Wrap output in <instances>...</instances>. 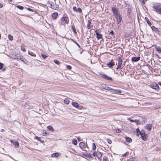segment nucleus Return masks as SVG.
<instances>
[{
    "instance_id": "a19ab883",
    "label": "nucleus",
    "mask_w": 161,
    "mask_h": 161,
    "mask_svg": "<svg viewBox=\"0 0 161 161\" xmlns=\"http://www.w3.org/2000/svg\"><path fill=\"white\" fill-rule=\"evenodd\" d=\"M42 133L43 134V135L44 136H46L47 134V133L44 130H43L42 131Z\"/></svg>"
},
{
    "instance_id": "412c9836",
    "label": "nucleus",
    "mask_w": 161,
    "mask_h": 161,
    "mask_svg": "<svg viewBox=\"0 0 161 161\" xmlns=\"http://www.w3.org/2000/svg\"><path fill=\"white\" fill-rule=\"evenodd\" d=\"M58 13H54L52 16V17L53 19H56L58 17Z\"/></svg>"
},
{
    "instance_id": "9b49d317",
    "label": "nucleus",
    "mask_w": 161,
    "mask_h": 161,
    "mask_svg": "<svg viewBox=\"0 0 161 161\" xmlns=\"http://www.w3.org/2000/svg\"><path fill=\"white\" fill-rule=\"evenodd\" d=\"M114 63L112 60L108 62L107 64V65L110 68H111L114 65Z\"/></svg>"
},
{
    "instance_id": "13d9d810",
    "label": "nucleus",
    "mask_w": 161,
    "mask_h": 161,
    "mask_svg": "<svg viewBox=\"0 0 161 161\" xmlns=\"http://www.w3.org/2000/svg\"><path fill=\"white\" fill-rule=\"evenodd\" d=\"M110 34L111 35H114V31H111L110 33Z\"/></svg>"
},
{
    "instance_id": "9d476101",
    "label": "nucleus",
    "mask_w": 161,
    "mask_h": 161,
    "mask_svg": "<svg viewBox=\"0 0 161 161\" xmlns=\"http://www.w3.org/2000/svg\"><path fill=\"white\" fill-rule=\"evenodd\" d=\"M50 8L53 9L57 10L59 8V6L58 4L55 3L53 4V5H52L51 6V7H50Z\"/></svg>"
},
{
    "instance_id": "603ef678",
    "label": "nucleus",
    "mask_w": 161,
    "mask_h": 161,
    "mask_svg": "<svg viewBox=\"0 0 161 161\" xmlns=\"http://www.w3.org/2000/svg\"><path fill=\"white\" fill-rule=\"evenodd\" d=\"M67 68L68 69L70 70L71 69L72 67L70 65H68L67 66Z\"/></svg>"
},
{
    "instance_id": "680f3d73",
    "label": "nucleus",
    "mask_w": 161,
    "mask_h": 161,
    "mask_svg": "<svg viewBox=\"0 0 161 161\" xmlns=\"http://www.w3.org/2000/svg\"><path fill=\"white\" fill-rule=\"evenodd\" d=\"M127 152H126V153H125V154H124L123 155V156H126L127 155Z\"/></svg>"
},
{
    "instance_id": "c9c22d12",
    "label": "nucleus",
    "mask_w": 161,
    "mask_h": 161,
    "mask_svg": "<svg viewBox=\"0 0 161 161\" xmlns=\"http://www.w3.org/2000/svg\"><path fill=\"white\" fill-rule=\"evenodd\" d=\"M8 39L10 41H12L13 40V36L10 35H9L8 36Z\"/></svg>"
},
{
    "instance_id": "6ab92c4d",
    "label": "nucleus",
    "mask_w": 161,
    "mask_h": 161,
    "mask_svg": "<svg viewBox=\"0 0 161 161\" xmlns=\"http://www.w3.org/2000/svg\"><path fill=\"white\" fill-rule=\"evenodd\" d=\"M97 36V38L98 40L103 39V35L102 34L99 33L95 34Z\"/></svg>"
},
{
    "instance_id": "5701e85b",
    "label": "nucleus",
    "mask_w": 161,
    "mask_h": 161,
    "mask_svg": "<svg viewBox=\"0 0 161 161\" xmlns=\"http://www.w3.org/2000/svg\"><path fill=\"white\" fill-rule=\"evenodd\" d=\"M59 154L58 153H53L51 154V156L52 157H57L59 156Z\"/></svg>"
},
{
    "instance_id": "de8ad7c7",
    "label": "nucleus",
    "mask_w": 161,
    "mask_h": 161,
    "mask_svg": "<svg viewBox=\"0 0 161 161\" xmlns=\"http://www.w3.org/2000/svg\"><path fill=\"white\" fill-rule=\"evenodd\" d=\"M101 31H100L99 29H97L96 30L95 32V34H96L97 33H99V32H101Z\"/></svg>"
},
{
    "instance_id": "4c0bfd02",
    "label": "nucleus",
    "mask_w": 161,
    "mask_h": 161,
    "mask_svg": "<svg viewBox=\"0 0 161 161\" xmlns=\"http://www.w3.org/2000/svg\"><path fill=\"white\" fill-rule=\"evenodd\" d=\"M92 149L94 150H95L96 148V145L94 143H93L92 144Z\"/></svg>"
},
{
    "instance_id": "58836bf2",
    "label": "nucleus",
    "mask_w": 161,
    "mask_h": 161,
    "mask_svg": "<svg viewBox=\"0 0 161 161\" xmlns=\"http://www.w3.org/2000/svg\"><path fill=\"white\" fill-rule=\"evenodd\" d=\"M103 161H108V160L106 156H104L103 158Z\"/></svg>"
},
{
    "instance_id": "2eb2a0df",
    "label": "nucleus",
    "mask_w": 161,
    "mask_h": 161,
    "mask_svg": "<svg viewBox=\"0 0 161 161\" xmlns=\"http://www.w3.org/2000/svg\"><path fill=\"white\" fill-rule=\"evenodd\" d=\"M11 142L13 143L15 147L17 148L19 147V144L18 142L17 141H13L12 140L11 141Z\"/></svg>"
},
{
    "instance_id": "f03ea898",
    "label": "nucleus",
    "mask_w": 161,
    "mask_h": 161,
    "mask_svg": "<svg viewBox=\"0 0 161 161\" xmlns=\"http://www.w3.org/2000/svg\"><path fill=\"white\" fill-rule=\"evenodd\" d=\"M69 19L67 17H63L61 20V24L64 25L65 24H68L69 22Z\"/></svg>"
},
{
    "instance_id": "72a5a7b5",
    "label": "nucleus",
    "mask_w": 161,
    "mask_h": 161,
    "mask_svg": "<svg viewBox=\"0 0 161 161\" xmlns=\"http://www.w3.org/2000/svg\"><path fill=\"white\" fill-rule=\"evenodd\" d=\"M127 161H137L135 158H131L128 159Z\"/></svg>"
},
{
    "instance_id": "c85d7f7f",
    "label": "nucleus",
    "mask_w": 161,
    "mask_h": 161,
    "mask_svg": "<svg viewBox=\"0 0 161 161\" xmlns=\"http://www.w3.org/2000/svg\"><path fill=\"white\" fill-rule=\"evenodd\" d=\"M145 19L146 20V21H147V23L148 24V25L149 26H151V25H152V23H151V22L149 20V19H148L146 17L145 18Z\"/></svg>"
},
{
    "instance_id": "f257e3e1",
    "label": "nucleus",
    "mask_w": 161,
    "mask_h": 161,
    "mask_svg": "<svg viewBox=\"0 0 161 161\" xmlns=\"http://www.w3.org/2000/svg\"><path fill=\"white\" fill-rule=\"evenodd\" d=\"M154 10L158 13L161 14V5L160 4H155L153 7Z\"/></svg>"
},
{
    "instance_id": "3c124183",
    "label": "nucleus",
    "mask_w": 161,
    "mask_h": 161,
    "mask_svg": "<svg viewBox=\"0 0 161 161\" xmlns=\"http://www.w3.org/2000/svg\"><path fill=\"white\" fill-rule=\"evenodd\" d=\"M107 142L109 144H111L112 143V141L110 139H107Z\"/></svg>"
},
{
    "instance_id": "7c9ffc66",
    "label": "nucleus",
    "mask_w": 161,
    "mask_h": 161,
    "mask_svg": "<svg viewBox=\"0 0 161 161\" xmlns=\"http://www.w3.org/2000/svg\"><path fill=\"white\" fill-rule=\"evenodd\" d=\"M156 50L159 53H161V48L159 47H156Z\"/></svg>"
},
{
    "instance_id": "f704fd0d",
    "label": "nucleus",
    "mask_w": 161,
    "mask_h": 161,
    "mask_svg": "<svg viewBox=\"0 0 161 161\" xmlns=\"http://www.w3.org/2000/svg\"><path fill=\"white\" fill-rule=\"evenodd\" d=\"M16 7H17L19 9H20V10H22L24 8L23 6H20L19 5L16 6Z\"/></svg>"
},
{
    "instance_id": "aec40b11",
    "label": "nucleus",
    "mask_w": 161,
    "mask_h": 161,
    "mask_svg": "<svg viewBox=\"0 0 161 161\" xmlns=\"http://www.w3.org/2000/svg\"><path fill=\"white\" fill-rule=\"evenodd\" d=\"M91 21L90 20H89L88 21L87 23L88 24L87 25V27L88 29L91 28H92L93 27L92 25H90L91 24Z\"/></svg>"
},
{
    "instance_id": "864d4df0",
    "label": "nucleus",
    "mask_w": 161,
    "mask_h": 161,
    "mask_svg": "<svg viewBox=\"0 0 161 161\" xmlns=\"http://www.w3.org/2000/svg\"><path fill=\"white\" fill-rule=\"evenodd\" d=\"M3 65L2 63H0V69H2L3 67Z\"/></svg>"
},
{
    "instance_id": "79ce46f5",
    "label": "nucleus",
    "mask_w": 161,
    "mask_h": 161,
    "mask_svg": "<svg viewBox=\"0 0 161 161\" xmlns=\"http://www.w3.org/2000/svg\"><path fill=\"white\" fill-rule=\"evenodd\" d=\"M86 156L87 157H88L89 158H92L91 154H90V153L86 155Z\"/></svg>"
},
{
    "instance_id": "4d7b16f0",
    "label": "nucleus",
    "mask_w": 161,
    "mask_h": 161,
    "mask_svg": "<svg viewBox=\"0 0 161 161\" xmlns=\"http://www.w3.org/2000/svg\"><path fill=\"white\" fill-rule=\"evenodd\" d=\"M128 120H129V121H139L138 120H133V119H130V118H128Z\"/></svg>"
},
{
    "instance_id": "a18cd8bd",
    "label": "nucleus",
    "mask_w": 161,
    "mask_h": 161,
    "mask_svg": "<svg viewBox=\"0 0 161 161\" xmlns=\"http://www.w3.org/2000/svg\"><path fill=\"white\" fill-rule=\"evenodd\" d=\"M136 131L137 134L138 135V134H140V132H141L139 129L138 128H137L136 130Z\"/></svg>"
},
{
    "instance_id": "20e7f679",
    "label": "nucleus",
    "mask_w": 161,
    "mask_h": 161,
    "mask_svg": "<svg viewBox=\"0 0 161 161\" xmlns=\"http://www.w3.org/2000/svg\"><path fill=\"white\" fill-rule=\"evenodd\" d=\"M79 146L80 148L84 151H87V150L85 149L86 147H87V148H88V147L87 146V145L85 144V143L83 142H80Z\"/></svg>"
},
{
    "instance_id": "49530a36",
    "label": "nucleus",
    "mask_w": 161,
    "mask_h": 161,
    "mask_svg": "<svg viewBox=\"0 0 161 161\" xmlns=\"http://www.w3.org/2000/svg\"><path fill=\"white\" fill-rule=\"evenodd\" d=\"M42 56L44 59H45L47 57V56L44 54H42Z\"/></svg>"
},
{
    "instance_id": "338daca9",
    "label": "nucleus",
    "mask_w": 161,
    "mask_h": 161,
    "mask_svg": "<svg viewBox=\"0 0 161 161\" xmlns=\"http://www.w3.org/2000/svg\"><path fill=\"white\" fill-rule=\"evenodd\" d=\"M54 4V3H53V2H51V4Z\"/></svg>"
},
{
    "instance_id": "2f4dec72",
    "label": "nucleus",
    "mask_w": 161,
    "mask_h": 161,
    "mask_svg": "<svg viewBox=\"0 0 161 161\" xmlns=\"http://www.w3.org/2000/svg\"><path fill=\"white\" fill-rule=\"evenodd\" d=\"M72 29L73 31V32H74V33L75 34H76L77 32L76 31V29L74 25H73L72 26Z\"/></svg>"
},
{
    "instance_id": "e433bc0d",
    "label": "nucleus",
    "mask_w": 161,
    "mask_h": 161,
    "mask_svg": "<svg viewBox=\"0 0 161 161\" xmlns=\"http://www.w3.org/2000/svg\"><path fill=\"white\" fill-rule=\"evenodd\" d=\"M64 102L65 103L68 104L69 103V101L68 99H65L64 100Z\"/></svg>"
},
{
    "instance_id": "dca6fc26",
    "label": "nucleus",
    "mask_w": 161,
    "mask_h": 161,
    "mask_svg": "<svg viewBox=\"0 0 161 161\" xmlns=\"http://www.w3.org/2000/svg\"><path fill=\"white\" fill-rule=\"evenodd\" d=\"M111 92H114L115 93H120L121 92V91L120 90H118V89H112V90L111 91Z\"/></svg>"
},
{
    "instance_id": "473e14b6",
    "label": "nucleus",
    "mask_w": 161,
    "mask_h": 161,
    "mask_svg": "<svg viewBox=\"0 0 161 161\" xmlns=\"http://www.w3.org/2000/svg\"><path fill=\"white\" fill-rule=\"evenodd\" d=\"M72 143L75 145H76L77 143V140L75 139H74L72 141Z\"/></svg>"
},
{
    "instance_id": "052dcab7",
    "label": "nucleus",
    "mask_w": 161,
    "mask_h": 161,
    "mask_svg": "<svg viewBox=\"0 0 161 161\" xmlns=\"http://www.w3.org/2000/svg\"><path fill=\"white\" fill-rule=\"evenodd\" d=\"M3 5L0 3V8H2L3 7Z\"/></svg>"
},
{
    "instance_id": "0eeeda50",
    "label": "nucleus",
    "mask_w": 161,
    "mask_h": 161,
    "mask_svg": "<svg viewBox=\"0 0 161 161\" xmlns=\"http://www.w3.org/2000/svg\"><path fill=\"white\" fill-rule=\"evenodd\" d=\"M151 87L157 91L159 90V86L156 83L152 84L151 85Z\"/></svg>"
},
{
    "instance_id": "c756f323",
    "label": "nucleus",
    "mask_w": 161,
    "mask_h": 161,
    "mask_svg": "<svg viewBox=\"0 0 161 161\" xmlns=\"http://www.w3.org/2000/svg\"><path fill=\"white\" fill-rule=\"evenodd\" d=\"M35 138L39 141L41 143H43L44 142V141L41 140V138L39 137L36 136L35 137Z\"/></svg>"
},
{
    "instance_id": "39448f33",
    "label": "nucleus",
    "mask_w": 161,
    "mask_h": 161,
    "mask_svg": "<svg viewBox=\"0 0 161 161\" xmlns=\"http://www.w3.org/2000/svg\"><path fill=\"white\" fill-rule=\"evenodd\" d=\"M111 9L113 11V14L115 16L120 14L119 13L118 9L115 7H112Z\"/></svg>"
},
{
    "instance_id": "37998d69",
    "label": "nucleus",
    "mask_w": 161,
    "mask_h": 161,
    "mask_svg": "<svg viewBox=\"0 0 161 161\" xmlns=\"http://www.w3.org/2000/svg\"><path fill=\"white\" fill-rule=\"evenodd\" d=\"M121 129H116V131H115V132L117 133L120 132L121 131Z\"/></svg>"
},
{
    "instance_id": "6e6552de",
    "label": "nucleus",
    "mask_w": 161,
    "mask_h": 161,
    "mask_svg": "<svg viewBox=\"0 0 161 161\" xmlns=\"http://www.w3.org/2000/svg\"><path fill=\"white\" fill-rule=\"evenodd\" d=\"M73 10L76 12L79 13H82V11L80 8H78L75 6L73 8Z\"/></svg>"
},
{
    "instance_id": "a211bd4d",
    "label": "nucleus",
    "mask_w": 161,
    "mask_h": 161,
    "mask_svg": "<svg viewBox=\"0 0 161 161\" xmlns=\"http://www.w3.org/2000/svg\"><path fill=\"white\" fill-rule=\"evenodd\" d=\"M102 155V153L99 151L96 152V157L98 158H100L101 157Z\"/></svg>"
},
{
    "instance_id": "c03bdc74",
    "label": "nucleus",
    "mask_w": 161,
    "mask_h": 161,
    "mask_svg": "<svg viewBox=\"0 0 161 161\" xmlns=\"http://www.w3.org/2000/svg\"><path fill=\"white\" fill-rule=\"evenodd\" d=\"M147 0H140V2L142 4H144L145 3V2Z\"/></svg>"
},
{
    "instance_id": "774afa93",
    "label": "nucleus",
    "mask_w": 161,
    "mask_h": 161,
    "mask_svg": "<svg viewBox=\"0 0 161 161\" xmlns=\"http://www.w3.org/2000/svg\"><path fill=\"white\" fill-rule=\"evenodd\" d=\"M103 0H99V1H100V2H101V1H102Z\"/></svg>"
},
{
    "instance_id": "1a4fd4ad",
    "label": "nucleus",
    "mask_w": 161,
    "mask_h": 161,
    "mask_svg": "<svg viewBox=\"0 0 161 161\" xmlns=\"http://www.w3.org/2000/svg\"><path fill=\"white\" fill-rule=\"evenodd\" d=\"M115 17L118 24H119L121 21L122 17L119 14L117 16H115Z\"/></svg>"
},
{
    "instance_id": "b1692460",
    "label": "nucleus",
    "mask_w": 161,
    "mask_h": 161,
    "mask_svg": "<svg viewBox=\"0 0 161 161\" xmlns=\"http://www.w3.org/2000/svg\"><path fill=\"white\" fill-rule=\"evenodd\" d=\"M72 105L75 107V108H78V107L79 105L76 102H72Z\"/></svg>"
},
{
    "instance_id": "5fc2aeb1",
    "label": "nucleus",
    "mask_w": 161,
    "mask_h": 161,
    "mask_svg": "<svg viewBox=\"0 0 161 161\" xmlns=\"http://www.w3.org/2000/svg\"><path fill=\"white\" fill-rule=\"evenodd\" d=\"M130 9V8H128V12H127V15H128V14L129 15L130 14V12H131Z\"/></svg>"
},
{
    "instance_id": "ea45409f",
    "label": "nucleus",
    "mask_w": 161,
    "mask_h": 161,
    "mask_svg": "<svg viewBox=\"0 0 161 161\" xmlns=\"http://www.w3.org/2000/svg\"><path fill=\"white\" fill-rule=\"evenodd\" d=\"M53 61L55 63L57 64L58 65V64H60V62L59 61H58L56 60H54Z\"/></svg>"
},
{
    "instance_id": "8fccbe9b",
    "label": "nucleus",
    "mask_w": 161,
    "mask_h": 161,
    "mask_svg": "<svg viewBox=\"0 0 161 161\" xmlns=\"http://www.w3.org/2000/svg\"><path fill=\"white\" fill-rule=\"evenodd\" d=\"M21 50L23 51L24 52H25L26 51V49H25V48H24V47H23V46H21Z\"/></svg>"
},
{
    "instance_id": "f3484780",
    "label": "nucleus",
    "mask_w": 161,
    "mask_h": 161,
    "mask_svg": "<svg viewBox=\"0 0 161 161\" xmlns=\"http://www.w3.org/2000/svg\"><path fill=\"white\" fill-rule=\"evenodd\" d=\"M140 59L139 57H134L131 59V61L133 62H137Z\"/></svg>"
},
{
    "instance_id": "a878e982",
    "label": "nucleus",
    "mask_w": 161,
    "mask_h": 161,
    "mask_svg": "<svg viewBox=\"0 0 161 161\" xmlns=\"http://www.w3.org/2000/svg\"><path fill=\"white\" fill-rule=\"evenodd\" d=\"M152 30L155 32L157 33H158L159 32V30L155 27L153 26V27L152 28Z\"/></svg>"
},
{
    "instance_id": "cd10ccee",
    "label": "nucleus",
    "mask_w": 161,
    "mask_h": 161,
    "mask_svg": "<svg viewBox=\"0 0 161 161\" xmlns=\"http://www.w3.org/2000/svg\"><path fill=\"white\" fill-rule=\"evenodd\" d=\"M47 128L50 131H54V129L53 128V127L50 125L48 126L47 127Z\"/></svg>"
},
{
    "instance_id": "bb28decb",
    "label": "nucleus",
    "mask_w": 161,
    "mask_h": 161,
    "mask_svg": "<svg viewBox=\"0 0 161 161\" xmlns=\"http://www.w3.org/2000/svg\"><path fill=\"white\" fill-rule=\"evenodd\" d=\"M28 53L29 55L33 57H36V55L33 52H32L30 51H29L28 52Z\"/></svg>"
},
{
    "instance_id": "423d86ee",
    "label": "nucleus",
    "mask_w": 161,
    "mask_h": 161,
    "mask_svg": "<svg viewBox=\"0 0 161 161\" xmlns=\"http://www.w3.org/2000/svg\"><path fill=\"white\" fill-rule=\"evenodd\" d=\"M140 135H141L142 140L144 141L147 140V136L144 131H142L141 132H140Z\"/></svg>"
},
{
    "instance_id": "69168bd1",
    "label": "nucleus",
    "mask_w": 161,
    "mask_h": 161,
    "mask_svg": "<svg viewBox=\"0 0 161 161\" xmlns=\"http://www.w3.org/2000/svg\"><path fill=\"white\" fill-rule=\"evenodd\" d=\"M158 83V84L161 86V82H159Z\"/></svg>"
},
{
    "instance_id": "bf43d9fd",
    "label": "nucleus",
    "mask_w": 161,
    "mask_h": 161,
    "mask_svg": "<svg viewBox=\"0 0 161 161\" xmlns=\"http://www.w3.org/2000/svg\"><path fill=\"white\" fill-rule=\"evenodd\" d=\"M27 10H28L29 11H33L31 9L29 8H28Z\"/></svg>"
},
{
    "instance_id": "09e8293b",
    "label": "nucleus",
    "mask_w": 161,
    "mask_h": 161,
    "mask_svg": "<svg viewBox=\"0 0 161 161\" xmlns=\"http://www.w3.org/2000/svg\"><path fill=\"white\" fill-rule=\"evenodd\" d=\"M47 3L49 5H50L49 7L50 8V7H51V6L52 5V4H51V2L50 1H47Z\"/></svg>"
},
{
    "instance_id": "393cba45",
    "label": "nucleus",
    "mask_w": 161,
    "mask_h": 161,
    "mask_svg": "<svg viewBox=\"0 0 161 161\" xmlns=\"http://www.w3.org/2000/svg\"><path fill=\"white\" fill-rule=\"evenodd\" d=\"M125 138L126 141L127 142H130L132 141L131 139L129 137H125Z\"/></svg>"
},
{
    "instance_id": "4be33fe9",
    "label": "nucleus",
    "mask_w": 161,
    "mask_h": 161,
    "mask_svg": "<svg viewBox=\"0 0 161 161\" xmlns=\"http://www.w3.org/2000/svg\"><path fill=\"white\" fill-rule=\"evenodd\" d=\"M14 59H16L18 61L20 60H21L22 61H23V60L22 59L21 56L20 55H19V56L16 57L14 58Z\"/></svg>"
},
{
    "instance_id": "0e129e2a",
    "label": "nucleus",
    "mask_w": 161,
    "mask_h": 161,
    "mask_svg": "<svg viewBox=\"0 0 161 161\" xmlns=\"http://www.w3.org/2000/svg\"><path fill=\"white\" fill-rule=\"evenodd\" d=\"M12 1V0H8V2H10Z\"/></svg>"
},
{
    "instance_id": "f8f14e48",
    "label": "nucleus",
    "mask_w": 161,
    "mask_h": 161,
    "mask_svg": "<svg viewBox=\"0 0 161 161\" xmlns=\"http://www.w3.org/2000/svg\"><path fill=\"white\" fill-rule=\"evenodd\" d=\"M152 125L151 124H147L145 126V128L149 131L152 129Z\"/></svg>"
},
{
    "instance_id": "7ed1b4c3",
    "label": "nucleus",
    "mask_w": 161,
    "mask_h": 161,
    "mask_svg": "<svg viewBox=\"0 0 161 161\" xmlns=\"http://www.w3.org/2000/svg\"><path fill=\"white\" fill-rule=\"evenodd\" d=\"M122 60L120 57H119L118 60V66L116 68L117 69H121L123 67H122Z\"/></svg>"
},
{
    "instance_id": "e2e57ef3",
    "label": "nucleus",
    "mask_w": 161,
    "mask_h": 161,
    "mask_svg": "<svg viewBox=\"0 0 161 161\" xmlns=\"http://www.w3.org/2000/svg\"><path fill=\"white\" fill-rule=\"evenodd\" d=\"M4 130L3 129H2V130H1V132H4Z\"/></svg>"
},
{
    "instance_id": "ddd939ff",
    "label": "nucleus",
    "mask_w": 161,
    "mask_h": 161,
    "mask_svg": "<svg viewBox=\"0 0 161 161\" xmlns=\"http://www.w3.org/2000/svg\"><path fill=\"white\" fill-rule=\"evenodd\" d=\"M102 88L105 90H107L108 91L110 90L111 91L112 90V88L110 87L107 86L105 85H103L102 86Z\"/></svg>"
},
{
    "instance_id": "6e6d98bb",
    "label": "nucleus",
    "mask_w": 161,
    "mask_h": 161,
    "mask_svg": "<svg viewBox=\"0 0 161 161\" xmlns=\"http://www.w3.org/2000/svg\"><path fill=\"white\" fill-rule=\"evenodd\" d=\"M93 156L94 157H96V152H95L94 153H93Z\"/></svg>"
},
{
    "instance_id": "4468645a",
    "label": "nucleus",
    "mask_w": 161,
    "mask_h": 161,
    "mask_svg": "<svg viewBox=\"0 0 161 161\" xmlns=\"http://www.w3.org/2000/svg\"><path fill=\"white\" fill-rule=\"evenodd\" d=\"M102 77L103 78L107 80H112V77H108L107 75H102Z\"/></svg>"
}]
</instances>
